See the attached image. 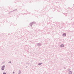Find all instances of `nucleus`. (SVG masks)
I'll return each instance as SVG.
<instances>
[{"mask_svg":"<svg viewBox=\"0 0 74 74\" xmlns=\"http://www.w3.org/2000/svg\"><path fill=\"white\" fill-rule=\"evenodd\" d=\"M41 64H42V63H40L38 64V65H41Z\"/></svg>","mask_w":74,"mask_h":74,"instance_id":"obj_5","label":"nucleus"},{"mask_svg":"<svg viewBox=\"0 0 74 74\" xmlns=\"http://www.w3.org/2000/svg\"><path fill=\"white\" fill-rule=\"evenodd\" d=\"M61 47H64V45H60Z\"/></svg>","mask_w":74,"mask_h":74,"instance_id":"obj_2","label":"nucleus"},{"mask_svg":"<svg viewBox=\"0 0 74 74\" xmlns=\"http://www.w3.org/2000/svg\"><path fill=\"white\" fill-rule=\"evenodd\" d=\"M63 36H66V34H63Z\"/></svg>","mask_w":74,"mask_h":74,"instance_id":"obj_3","label":"nucleus"},{"mask_svg":"<svg viewBox=\"0 0 74 74\" xmlns=\"http://www.w3.org/2000/svg\"><path fill=\"white\" fill-rule=\"evenodd\" d=\"M69 74H72V72H71V71H70L69 72Z\"/></svg>","mask_w":74,"mask_h":74,"instance_id":"obj_4","label":"nucleus"},{"mask_svg":"<svg viewBox=\"0 0 74 74\" xmlns=\"http://www.w3.org/2000/svg\"><path fill=\"white\" fill-rule=\"evenodd\" d=\"M14 73H15V72H13V74H14Z\"/></svg>","mask_w":74,"mask_h":74,"instance_id":"obj_7","label":"nucleus"},{"mask_svg":"<svg viewBox=\"0 0 74 74\" xmlns=\"http://www.w3.org/2000/svg\"><path fill=\"white\" fill-rule=\"evenodd\" d=\"M4 67H5V66H3L2 67V70H4Z\"/></svg>","mask_w":74,"mask_h":74,"instance_id":"obj_1","label":"nucleus"},{"mask_svg":"<svg viewBox=\"0 0 74 74\" xmlns=\"http://www.w3.org/2000/svg\"><path fill=\"white\" fill-rule=\"evenodd\" d=\"M3 74H6V73H3Z\"/></svg>","mask_w":74,"mask_h":74,"instance_id":"obj_6","label":"nucleus"}]
</instances>
